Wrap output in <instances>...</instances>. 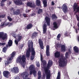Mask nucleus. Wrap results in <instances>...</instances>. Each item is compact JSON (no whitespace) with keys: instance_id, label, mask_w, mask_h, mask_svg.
Returning a JSON list of instances; mask_svg holds the SVG:
<instances>
[{"instance_id":"f8f14e48","label":"nucleus","mask_w":79,"mask_h":79,"mask_svg":"<svg viewBox=\"0 0 79 79\" xmlns=\"http://www.w3.org/2000/svg\"><path fill=\"white\" fill-rule=\"evenodd\" d=\"M77 6V5L75 4L73 6V10L74 11H76V10H77L75 12V14H76L77 13H79V6Z\"/></svg>"},{"instance_id":"7ed1b4c3","label":"nucleus","mask_w":79,"mask_h":79,"mask_svg":"<svg viewBox=\"0 0 79 79\" xmlns=\"http://www.w3.org/2000/svg\"><path fill=\"white\" fill-rule=\"evenodd\" d=\"M67 59L65 58L61 57L59 59V66L60 68H64L67 64Z\"/></svg>"},{"instance_id":"774afa93","label":"nucleus","mask_w":79,"mask_h":79,"mask_svg":"<svg viewBox=\"0 0 79 79\" xmlns=\"http://www.w3.org/2000/svg\"><path fill=\"white\" fill-rule=\"evenodd\" d=\"M78 75H79V71L78 72Z\"/></svg>"},{"instance_id":"f704fd0d","label":"nucleus","mask_w":79,"mask_h":79,"mask_svg":"<svg viewBox=\"0 0 79 79\" xmlns=\"http://www.w3.org/2000/svg\"><path fill=\"white\" fill-rule=\"evenodd\" d=\"M17 63H20V56H18L16 60Z\"/></svg>"},{"instance_id":"0e129e2a","label":"nucleus","mask_w":79,"mask_h":79,"mask_svg":"<svg viewBox=\"0 0 79 79\" xmlns=\"http://www.w3.org/2000/svg\"><path fill=\"white\" fill-rule=\"evenodd\" d=\"M9 5H10V4H11V2H9Z\"/></svg>"},{"instance_id":"a18cd8bd","label":"nucleus","mask_w":79,"mask_h":79,"mask_svg":"<svg viewBox=\"0 0 79 79\" xmlns=\"http://www.w3.org/2000/svg\"><path fill=\"white\" fill-rule=\"evenodd\" d=\"M36 14L35 13H32L31 15V16H35Z\"/></svg>"},{"instance_id":"de8ad7c7","label":"nucleus","mask_w":79,"mask_h":79,"mask_svg":"<svg viewBox=\"0 0 79 79\" xmlns=\"http://www.w3.org/2000/svg\"><path fill=\"white\" fill-rule=\"evenodd\" d=\"M23 16L25 17V18H27V16L26 15V14H23Z\"/></svg>"},{"instance_id":"c756f323","label":"nucleus","mask_w":79,"mask_h":79,"mask_svg":"<svg viewBox=\"0 0 79 79\" xmlns=\"http://www.w3.org/2000/svg\"><path fill=\"white\" fill-rule=\"evenodd\" d=\"M36 3L37 6H39L40 5V0H36Z\"/></svg>"},{"instance_id":"b1692460","label":"nucleus","mask_w":79,"mask_h":79,"mask_svg":"<svg viewBox=\"0 0 79 79\" xmlns=\"http://www.w3.org/2000/svg\"><path fill=\"white\" fill-rule=\"evenodd\" d=\"M73 50H74V52L75 53H78L79 52V49H78V48L76 46H75L73 47Z\"/></svg>"},{"instance_id":"a211bd4d","label":"nucleus","mask_w":79,"mask_h":79,"mask_svg":"<svg viewBox=\"0 0 79 79\" xmlns=\"http://www.w3.org/2000/svg\"><path fill=\"white\" fill-rule=\"evenodd\" d=\"M55 56L56 58H58L60 57V52H56L55 53Z\"/></svg>"},{"instance_id":"4d7b16f0","label":"nucleus","mask_w":79,"mask_h":79,"mask_svg":"<svg viewBox=\"0 0 79 79\" xmlns=\"http://www.w3.org/2000/svg\"><path fill=\"white\" fill-rule=\"evenodd\" d=\"M2 60V58L0 57V62H1Z\"/></svg>"},{"instance_id":"412c9836","label":"nucleus","mask_w":79,"mask_h":79,"mask_svg":"<svg viewBox=\"0 0 79 79\" xmlns=\"http://www.w3.org/2000/svg\"><path fill=\"white\" fill-rule=\"evenodd\" d=\"M27 6L33 8V6H32V2H27Z\"/></svg>"},{"instance_id":"5701e85b","label":"nucleus","mask_w":79,"mask_h":79,"mask_svg":"<svg viewBox=\"0 0 79 79\" xmlns=\"http://www.w3.org/2000/svg\"><path fill=\"white\" fill-rule=\"evenodd\" d=\"M53 27L55 29H57L58 28V24L56 22H54L53 23Z\"/></svg>"},{"instance_id":"338daca9","label":"nucleus","mask_w":79,"mask_h":79,"mask_svg":"<svg viewBox=\"0 0 79 79\" xmlns=\"http://www.w3.org/2000/svg\"><path fill=\"white\" fill-rule=\"evenodd\" d=\"M27 79H31V78H27Z\"/></svg>"},{"instance_id":"423d86ee","label":"nucleus","mask_w":79,"mask_h":79,"mask_svg":"<svg viewBox=\"0 0 79 79\" xmlns=\"http://www.w3.org/2000/svg\"><path fill=\"white\" fill-rule=\"evenodd\" d=\"M1 39L3 40H4L6 39H8L7 34L6 33H4L3 32H0V39Z\"/></svg>"},{"instance_id":"dca6fc26","label":"nucleus","mask_w":79,"mask_h":79,"mask_svg":"<svg viewBox=\"0 0 79 79\" xmlns=\"http://www.w3.org/2000/svg\"><path fill=\"white\" fill-rule=\"evenodd\" d=\"M38 35V33L36 32H35L32 33V34L31 36V39H34L36 38L37 37Z\"/></svg>"},{"instance_id":"69168bd1","label":"nucleus","mask_w":79,"mask_h":79,"mask_svg":"<svg viewBox=\"0 0 79 79\" xmlns=\"http://www.w3.org/2000/svg\"><path fill=\"white\" fill-rule=\"evenodd\" d=\"M51 9H52V10H53V7H51Z\"/></svg>"},{"instance_id":"473e14b6","label":"nucleus","mask_w":79,"mask_h":79,"mask_svg":"<svg viewBox=\"0 0 79 79\" xmlns=\"http://www.w3.org/2000/svg\"><path fill=\"white\" fill-rule=\"evenodd\" d=\"M60 76H61V73H60V72H58L56 79H60Z\"/></svg>"},{"instance_id":"cd10ccee","label":"nucleus","mask_w":79,"mask_h":79,"mask_svg":"<svg viewBox=\"0 0 79 79\" xmlns=\"http://www.w3.org/2000/svg\"><path fill=\"white\" fill-rule=\"evenodd\" d=\"M57 18H58V17L56 16V15L55 14H53L52 15V18L53 19H57Z\"/></svg>"},{"instance_id":"20e7f679","label":"nucleus","mask_w":79,"mask_h":79,"mask_svg":"<svg viewBox=\"0 0 79 79\" xmlns=\"http://www.w3.org/2000/svg\"><path fill=\"white\" fill-rule=\"evenodd\" d=\"M35 65L33 64H31L29 66L28 69L30 71V75H31L33 74L34 77H36V74L37 72L35 70Z\"/></svg>"},{"instance_id":"4be33fe9","label":"nucleus","mask_w":79,"mask_h":79,"mask_svg":"<svg viewBox=\"0 0 79 79\" xmlns=\"http://www.w3.org/2000/svg\"><path fill=\"white\" fill-rule=\"evenodd\" d=\"M43 3L44 4V7H46L47 6V0H43Z\"/></svg>"},{"instance_id":"37998d69","label":"nucleus","mask_w":79,"mask_h":79,"mask_svg":"<svg viewBox=\"0 0 79 79\" xmlns=\"http://www.w3.org/2000/svg\"><path fill=\"white\" fill-rule=\"evenodd\" d=\"M5 45V43H1L0 42V46H3Z\"/></svg>"},{"instance_id":"f257e3e1","label":"nucleus","mask_w":79,"mask_h":79,"mask_svg":"<svg viewBox=\"0 0 79 79\" xmlns=\"http://www.w3.org/2000/svg\"><path fill=\"white\" fill-rule=\"evenodd\" d=\"M28 48L26 50V56L27 58H29L31 52V56L30 59L31 61H33L35 55V52L34 48H33V43L32 41H31L28 42Z\"/></svg>"},{"instance_id":"0eeeda50","label":"nucleus","mask_w":79,"mask_h":79,"mask_svg":"<svg viewBox=\"0 0 79 79\" xmlns=\"http://www.w3.org/2000/svg\"><path fill=\"white\" fill-rule=\"evenodd\" d=\"M3 74L4 76L6 78H9V77L11 76L10 72L8 71H3Z\"/></svg>"},{"instance_id":"8fccbe9b","label":"nucleus","mask_w":79,"mask_h":79,"mask_svg":"<svg viewBox=\"0 0 79 79\" xmlns=\"http://www.w3.org/2000/svg\"><path fill=\"white\" fill-rule=\"evenodd\" d=\"M56 46H57V47H58V48L59 47H60V44H57Z\"/></svg>"},{"instance_id":"f03ea898","label":"nucleus","mask_w":79,"mask_h":79,"mask_svg":"<svg viewBox=\"0 0 79 79\" xmlns=\"http://www.w3.org/2000/svg\"><path fill=\"white\" fill-rule=\"evenodd\" d=\"M53 65V61L49 60H48L47 66L44 67V70L46 74V77L47 79H50L51 77V71L50 68Z\"/></svg>"},{"instance_id":"6e6d98bb","label":"nucleus","mask_w":79,"mask_h":79,"mask_svg":"<svg viewBox=\"0 0 79 79\" xmlns=\"http://www.w3.org/2000/svg\"><path fill=\"white\" fill-rule=\"evenodd\" d=\"M75 31H76V32L77 33H78V31H77V28L75 29Z\"/></svg>"},{"instance_id":"bf43d9fd","label":"nucleus","mask_w":79,"mask_h":79,"mask_svg":"<svg viewBox=\"0 0 79 79\" xmlns=\"http://www.w3.org/2000/svg\"><path fill=\"white\" fill-rule=\"evenodd\" d=\"M77 26L79 27V22H78L77 23Z\"/></svg>"},{"instance_id":"f3484780","label":"nucleus","mask_w":79,"mask_h":79,"mask_svg":"<svg viewBox=\"0 0 79 79\" xmlns=\"http://www.w3.org/2000/svg\"><path fill=\"white\" fill-rule=\"evenodd\" d=\"M49 48L50 46L48 45H47L46 46V54L47 56H50V53H49Z\"/></svg>"},{"instance_id":"680f3d73","label":"nucleus","mask_w":79,"mask_h":79,"mask_svg":"<svg viewBox=\"0 0 79 79\" xmlns=\"http://www.w3.org/2000/svg\"><path fill=\"white\" fill-rule=\"evenodd\" d=\"M8 46H9V45H7L6 46V48H8Z\"/></svg>"},{"instance_id":"7c9ffc66","label":"nucleus","mask_w":79,"mask_h":79,"mask_svg":"<svg viewBox=\"0 0 79 79\" xmlns=\"http://www.w3.org/2000/svg\"><path fill=\"white\" fill-rule=\"evenodd\" d=\"M20 13V10L18 9L17 11H15V13L14 14V15H19Z\"/></svg>"},{"instance_id":"58836bf2","label":"nucleus","mask_w":79,"mask_h":79,"mask_svg":"<svg viewBox=\"0 0 79 79\" xmlns=\"http://www.w3.org/2000/svg\"><path fill=\"white\" fill-rule=\"evenodd\" d=\"M61 34H60V33H59L58 35L57 36V38L58 39V40H60V37H61Z\"/></svg>"},{"instance_id":"ddd939ff","label":"nucleus","mask_w":79,"mask_h":79,"mask_svg":"<svg viewBox=\"0 0 79 79\" xmlns=\"http://www.w3.org/2000/svg\"><path fill=\"white\" fill-rule=\"evenodd\" d=\"M46 23H47V25L50 26V18L48 17H46L45 18Z\"/></svg>"},{"instance_id":"864d4df0","label":"nucleus","mask_w":79,"mask_h":79,"mask_svg":"<svg viewBox=\"0 0 79 79\" xmlns=\"http://www.w3.org/2000/svg\"><path fill=\"white\" fill-rule=\"evenodd\" d=\"M23 2L21 1H20V5H23Z\"/></svg>"},{"instance_id":"6ab92c4d","label":"nucleus","mask_w":79,"mask_h":79,"mask_svg":"<svg viewBox=\"0 0 79 79\" xmlns=\"http://www.w3.org/2000/svg\"><path fill=\"white\" fill-rule=\"evenodd\" d=\"M33 27V25L32 23H29L26 27V28L27 29H31Z\"/></svg>"},{"instance_id":"c9c22d12","label":"nucleus","mask_w":79,"mask_h":79,"mask_svg":"<svg viewBox=\"0 0 79 79\" xmlns=\"http://www.w3.org/2000/svg\"><path fill=\"white\" fill-rule=\"evenodd\" d=\"M7 50V48H6V47H4L2 48V52H3L4 53H6Z\"/></svg>"},{"instance_id":"2eb2a0df","label":"nucleus","mask_w":79,"mask_h":79,"mask_svg":"<svg viewBox=\"0 0 79 79\" xmlns=\"http://www.w3.org/2000/svg\"><path fill=\"white\" fill-rule=\"evenodd\" d=\"M62 10L64 13H65L68 10V6L66 4H64L63 6Z\"/></svg>"},{"instance_id":"ea45409f","label":"nucleus","mask_w":79,"mask_h":79,"mask_svg":"<svg viewBox=\"0 0 79 79\" xmlns=\"http://www.w3.org/2000/svg\"><path fill=\"white\" fill-rule=\"evenodd\" d=\"M36 66L37 67H40V65L39 63V62L38 61L36 62Z\"/></svg>"},{"instance_id":"4c0bfd02","label":"nucleus","mask_w":79,"mask_h":79,"mask_svg":"<svg viewBox=\"0 0 79 79\" xmlns=\"http://www.w3.org/2000/svg\"><path fill=\"white\" fill-rule=\"evenodd\" d=\"M15 9L13 7H12L10 9V11L11 12H13V15H15Z\"/></svg>"},{"instance_id":"1a4fd4ad","label":"nucleus","mask_w":79,"mask_h":79,"mask_svg":"<svg viewBox=\"0 0 79 79\" xmlns=\"http://www.w3.org/2000/svg\"><path fill=\"white\" fill-rule=\"evenodd\" d=\"M23 79H26L29 76V73L28 72L26 71L24 72L21 74Z\"/></svg>"},{"instance_id":"aec40b11","label":"nucleus","mask_w":79,"mask_h":79,"mask_svg":"<svg viewBox=\"0 0 79 79\" xmlns=\"http://www.w3.org/2000/svg\"><path fill=\"white\" fill-rule=\"evenodd\" d=\"M14 2L16 5H20V0H15Z\"/></svg>"},{"instance_id":"5fc2aeb1","label":"nucleus","mask_w":79,"mask_h":79,"mask_svg":"<svg viewBox=\"0 0 79 79\" xmlns=\"http://www.w3.org/2000/svg\"><path fill=\"white\" fill-rule=\"evenodd\" d=\"M52 5H55V3L53 2V1H52Z\"/></svg>"},{"instance_id":"3c124183","label":"nucleus","mask_w":79,"mask_h":79,"mask_svg":"<svg viewBox=\"0 0 79 79\" xmlns=\"http://www.w3.org/2000/svg\"><path fill=\"white\" fill-rule=\"evenodd\" d=\"M77 21H79V17L77 15Z\"/></svg>"},{"instance_id":"e433bc0d","label":"nucleus","mask_w":79,"mask_h":79,"mask_svg":"<svg viewBox=\"0 0 79 79\" xmlns=\"http://www.w3.org/2000/svg\"><path fill=\"white\" fill-rule=\"evenodd\" d=\"M43 10L42 9H40L39 10H38V14H41L42 13H43Z\"/></svg>"},{"instance_id":"393cba45","label":"nucleus","mask_w":79,"mask_h":79,"mask_svg":"<svg viewBox=\"0 0 79 79\" xmlns=\"http://www.w3.org/2000/svg\"><path fill=\"white\" fill-rule=\"evenodd\" d=\"M9 24H10V23L4 22L3 23H2L1 26L2 27L4 26H6L9 25Z\"/></svg>"},{"instance_id":"2f4dec72","label":"nucleus","mask_w":79,"mask_h":79,"mask_svg":"<svg viewBox=\"0 0 79 79\" xmlns=\"http://www.w3.org/2000/svg\"><path fill=\"white\" fill-rule=\"evenodd\" d=\"M42 64L43 66H45L47 65V61L45 60H43V61H41Z\"/></svg>"},{"instance_id":"bb28decb","label":"nucleus","mask_w":79,"mask_h":79,"mask_svg":"<svg viewBox=\"0 0 79 79\" xmlns=\"http://www.w3.org/2000/svg\"><path fill=\"white\" fill-rule=\"evenodd\" d=\"M22 61L23 63H25L26 61V57L25 56L23 55L22 57Z\"/></svg>"},{"instance_id":"09e8293b","label":"nucleus","mask_w":79,"mask_h":79,"mask_svg":"<svg viewBox=\"0 0 79 79\" xmlns=\"http://www.w3.org/2000/svg\"><path fill=\"white\" fill-rule=\"evenodd\" d=\"M68 52H66L65 54V57L66 58H68Z\"/></svg>"},{"instance_id":"79ce46f5","label":"nucleus","mask_w":79,"mask_h":79,"mask_svg":"<svg viewBox=\"0 0 79 79\" xmlns=\"http://www.w3.org/2000/svg\"><path fill=\"white\" fill-rule=\"evenodd\" d=\"M4 2L2 1L1 2V6H4Z\"/></svg>"},{"instance_id":"e2e57ef3","label":"nucleus","mask_w":79,"mask_h":79,"mask_svg":"<svg viewBox=\"0 0 79 79\" xmlns=\"http://www.w3.org/2000/svg\"><path fill=\"white\" fill-rule=\"evenodd\" d=\"M22 39V36H20V40H21Z\"/></svg>"},{"instance_id":"a19ab883","label":"nucleus","mask_w":79,"mask_h":79,"mask_svg":"<svg viewBox=\"0 0 79 79\" xmlns=\"http://www.w3.org/2000/svg\"><path fill=\"white\" fill-rule=\"evenodd\" d=\"M7 19L9 20V21H12V19L9 16H7Z\"/></svg>"},{"instance_id":"9b49d317","label":"nucleus","mask_w":79,"mask_h":79,"mask_svg":"<svg viewBox=\"0 0 79 79\" xmlns=\"http://www.w3.org/2000/svg\"><path fill=\"white\" fill-rule=\"evenodd\" d=\"M19 71V69L17 67H14L13 69H11V72L15 73H18Z\"/></svg>"},{"instance_id":"49530a36","label":"nucleus","mask_w":79,"mask_h":79,"mask_svg":"<svg viewBox=\"0 0 79 79\" xmlns=\"http://www.w3.org/2000/svg\"><path fill=\"white\" fill-rule=\"evenodd\" d=\"M12 36L13 37H14L15 39H16V34H13Z\"/></svg>"},{"instance_id":"c03bdc74","label":"nucleus","mask_w":79,"mask_h":79,"mask_svg":"<svg viewBox=\"0 0 79 79\" xmlns=\"http://www.w3.org/2000/svg\"><path fill=\"white\" fill-rule=\"evenodd\" d=\"M64 35L65 36H68L69 35L68 34L67 31H66V32L64 34Z\"/></svg>"},{"instance_id":"39448f33","label":"nucleus","mask_w":79,"mask_h":79,"mask_svg":"<svg viewBox=\"0 0 79 79\" xmlns=\"http://www.w3.org/2000/svg\"><path fill=\"white\" fill-rule=\"evenodd\" d=\"M16 51H14L10 54L11 56L6 61L5 64L6 66H8L9 64L11 63V60L13 59L15 56L16 55Z\"/></svg>"},{"instance_id":"a878e982","label":"nucleus","mask_w":79,"mask_h":79,"mask_svg":"<svg viewBox=\"0 0 79 79\" xmlns=\"http://www.w3.org/2000/svg\"><path fill=\"white\" fill-rule=\"evenodd\" d=\"M8 44L9 47H11L12 45V44H13V41H12V40H9Z\"/></svg>"},{"instance_id":"6e6552de","label":"nucleus","mask_w":79,"mask_h":79,"mask_svg":"<svg viewBox=\"0 0 79 79\" xmlns=\"http://www.w3.org/2000/svg\"><path fill=\"white\" fill-rule=\"evenodd\" d=\"M19 41H20V35H18V37L17 39L15 40V42L17 46L19 48H20V44H18V43Z\"/></svg>"},{"instance_id":"603ef678","label":"nucleus","mask_w":79,"mask_h":79,"mask_svg":"<svg viewBox=\"0 0 79 79\" xmlns=\"http://www.w3.org/2000/svg\"><path fill=\"white\" fill-rule=\"evenodd\" d=\"M43 60L44 58H43V57H41V62L43 61H44V60Z\"/></svg>"},{"instance_id":"4468645a","label":"nucleus","mask_w":79,"mask_h":79,"mask_svg":"<svg viewBox=\"0 0 79 79\" xmlns=\"http://www.w3.org/2000/svg\"><path fill=\"white\" fill-rule=\"evenodd\" d=\"M47 26L46 24H44L43 25V33L44 34L47 33Z\"/></svg>"},{"instance_id":"052dcab7","label":"nucleus","mask_w":79,"mask_h":79,"mask_svg":"<svg viewBox=\"0 0 79 79\" xmlns=\"http://www.w3.org/2000/svg\"><path fill=\"white\" fill-rule=\"evenodd\" d=\"M43 55L41 54L40 55V58H43Z\"/></svg>"},{"instance_id":"13d9d810","label":"nucleus","mask_w":79,"mask_h":79,"mask_svg":"<svg viewBox=\"0 0 79 79\" xmlns=\"http://www.w3.org/2000/svg\"><path fill=\"white\" fill-rule=\"evenodd\" d=\"M7 0H2V1L3 2H6Z\"/></svg>"},{"instance_id":"9d476101","label":"nucleus","mask_w":79,"mask_h":79,"mask_svg":"<svg viewBox=\"0 0 79 79\" xmlns=\"http://www.w3.org/2000/svg\"><path fill=\"white\" fill-rule=\"evenodd\" d=\"M38 42L39 44L41 50H43L44 48V43L43 41L41 39H40L38 40Z\"/></svg>"},{"instance_id":"c85d7f7f","label":"nucleus","mask_w":79,"mask_h":79,"mask_svg":"<svg viewBox=\"0 0 79 79\" xmlns=\"http://www.w3.org/2000/svg\"><path fill=\"white\" fill-rule=\"evenodd\" d=\"M38 79H40L41 78L42 75H41V72L40 71H39L38 73Z\"/></svg>"},{"instance_id":"72a5a7b5","label":"nucleus","mask_w":79,"mask_h":79,"mask_svg":"<svg viewBox=\"0 0 79 79\" xmlns=\"http://www.w3.org/2000/svg\"><path fill=\"white\" fill-rule=\"evenodd\" d=\"M61 50L62 51H65L66 48H65V46L64 45H63L61 46Z\"/></svg>"}]
</instances>
